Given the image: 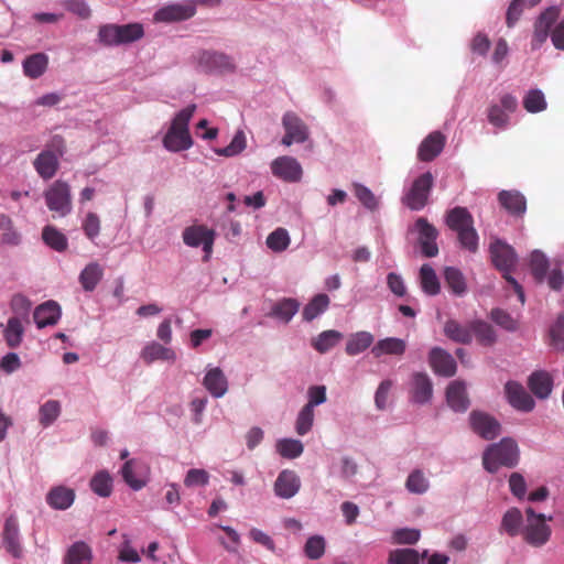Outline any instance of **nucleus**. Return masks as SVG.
I'll use <instances>...</instances> for the list:
<instances>
[{
  "mask_svg": "<svg viewBox=\"0 0 564 564\" xmlns=\"http://www.w3.org/2000/svg\"><path fill=\"white\" fill-rule=\"evenodd\" d=\"M485 347L492 346L496 341V333L491 324L482 321L471 322V337Z\"/></svg>",
  "mask_w": 564,
  "mask_h": 564,
  "instance_id": "58836bf2",
  "label": "nucleus"
},
{
  "mask_svg": "<svg viewBox=\"0 0 564 564\" xmlns=\"http://www.w3.org/2000/svg\"><path fill=\"white\" fill-rule=\"evenodd\" d=\"M429 365L437 376L452 377L456 373V361L443 348H432L429 352Z\"/></svg>",
  "mask_w": 564,
  "mask_h": 564,
  "instance_id": "a211bd4d",
  "label": "nucleus"
},
{
  "mask_svg": "<svg viewBox=\"0 0 564 564\" xmlns=\"http://www.w3.org/2000/svg\"><path fill=\"white\" fill-rule=\"evenodd\" d=\"M519 459V446L513 438H503L491 444L482 453V466L491 474L497 473L503 466L508 468L518 466Z\"/></svg>",
  "mask_w": 564,
  "mask_h": 564,
  "instance_id": "7ed1b4c3",
  "label": "nucleus"
},
{
  "mask_svg": "<svg viewBox=\"0 0 564 564\" xmlns=\"http://www.w3.org/2000/svg\"><path fill=\"white\" fill-rule=\"evenodd\" d=\"M117 30H119L121 45L135 42L143 36V26L139 22L117 24Z\"/></svg>",
  "mask_w": 564,
  "mask_h": 564,
  "instance_id": "603ef678",
  "label": "nucleus"
},
{
  "mask_svg": "<svg viewBox=\"0 0 564 564\" xmlns=\"http://www.w3.org/2000/svg\"><path fill=\"white\" fill-rule=\"evenodd\" d=\"M405 487L412 494L422 495L429 489V480L421 469H414L406 478Z\"/></svg>",
  "mask_w": 564,
  "mask_h": 564,
  "instance_id": "6e6d98bb",
  "label": "nucleus"
},
{
  "mask_svg": "<svg viewBox=\"0 0 564 564\" xmlns=\"http://www.w3.org/2000/svg\"><path fill=\"white\" fill-rule=\"evenodd\" d=\"M410 402L424 404L433 398V383L427 375L422 372L413 373L409 389Z\"/></svg>",
  "mask_w": 564,
  "mask_h": 564,
  "instance_id": "f3484780",
  "label": "nucleus"
},
{
  "mask_svg": "<svg viewBox=\"0 0 564 564\" xmlns=\"http://www.w3.org/2000/svg\"><path fill=\"white\" fill-rule=\"evenodd\" d=\"M299 310V303L294 299H283L272 308L271 314L280 318L284 323H289L290 319L296 314Z\"/></svg>",
  "mask_w": 564,
  "mask_h": 564,
  "instance_id": "3c124183",
  "label": "nucleus"
},
{
  "mask_svg": "<svg viewBox=\"0 0 564 564\" xmlns=\"http://www.w3.org/2000/svg\"><path fill=\"white\" fill-rule=\"evenodd\" d=\"M301 487V481L295 471L284 469L280 473L279 477L275 480V485H273V490L275 494L283 498L289 499L294 497Z\"/></svg>",
  "mask_w": 564,
  "mask_h": 564,
  "instance_id": "5701e85b",
  "label": "nucleus"
},
{
  "mask_svg": "<svg viewBox=\"0 0 564 564\" xmlns=\"http://www.w3.org/2000/svg\"><path fill=\"white\" fill-rule=\"evenodd\" d=\"M45 206L54 217H67L72 212V192L69 184L64 180L54 181L43 192Z\"/></svg>",
  "mask_w": 564,
  "mask_h": 564,
  "instance_id": "39448f33",
  "label": "nucleus"
},
{
  "mask_svg": "<svg viewBox=\"0 0 564 564\" xmlns=\"http://www.w3.org/2000/svg\"><path fill=\"white\" fill-rule=\"evenodd\" d=\"M446 144V138L440 132L434 131L429 134L420 144L417 156L422 162L433 161Z\"/></svg>",
  "mask_w": 564,
  "mask_h": 564,
  "instance_id": "412c9836",
  "label": "nucleus"
},
{
  "mask_svg": "<svg viewBox=\"0 0 564 564\" xmlns=\"http://www.w3.org/2000/svg\"><path fill=\"white\" fill-rule=\"evenodd\" d=\"M203 386L214 398L224 397L228 389L226 376L218 367L208 370L205 378H203Z\"/></svg>",
  "mask_w": 564,
  "mask_h": 564,
  "instance_id": "c85d7f7f",
  "label": "nucleus"
},
{
  "mask_svg": "<svg viewBox=\"0 0 564 564\" xmlns=\"http://www.w3.org/2000/svg\"><path fill=\"white\" fill-rule=\"evenodd\" d=\"M551 339L554 348L564 350V315L558 316L552 326Z\"/></svg>",
  "mask_w": 564,
  "mask_h": 564,
  "instance_id": "774afa93",
  "label": "nucleus"
},
{
  "mask_svg": "<svg viewBox=\"0 0 564 564\" xmlns=\"http://www.w3.org/2000/svg\"><path fill=\"white\" fill-rule=\"evenodd\" d=\"M434 177L430 172L422 174L419 178H414L409 192L403 198V203L411 210L423 209L429 199L431 189L433 188Z\"/></svg>",
  "mask_w": 564,
  "mask_h": 564,
  "instance_id": "0eeeda50",
  "label": "nucleus"
},
{
  "mask_svg": "<svg viewBox=\"0 0 564 564\" xmlns=\"http://www.w3.org/2000/svg\"><path fill=\"white\" fill-rule=\"evenodd\" d=\"M149 468L138 459H129L122 466L121 474L127 485L132 490H140L145 486Z\"/></svg>",
  "mask_w": 564,
  "mask_h": 564,
  "instance_id": "6ab92c4d",
  "label": "nucleus"
},
{
  "mask_svg": "<svg viewBox=\"0 0 564 564\" xmlns=\"http://www.w3.org/2000/svg\"><path fill=\"white\" fill-rule=\"evenodd\" d=\"M471 430L482 440H495L500 434V424L486 412L474 411L469 414Z\"/></svg>",
  "mask_w": 564,
  "mask_h": 564,
  "instance_id": "ddd939ff",
  "label": "nucleus"
},
{
  "mask_svg": "<svg viewBox=\"0 0 564 564\" xmlns=\"http://www.w3.org/2000/svg\"><path fill=\"white\" fill-rule=\"evenodd\" d=\"M341 334L337 330H325L313 339L312 346L318 352L324 354L338 344Z\"/></svg>",
  "mask_w": 564,
  "mask_h": 564,
  "instance_id": "09e8293b",
  "label": "nucleus"
},
{
  "mask_svg": "<svg viewBox=\"0 0 564 564\" xmlns=\"http://www.w3.org/2000/svg\"><path fill=\"white\" fill-rule=\"evenodd\" d=\"M196 7L193 3H171L154 13V21L158 23H178L193 18Z\"/></svg>",
  "mask_w": 564,
  "mask_h": 564,
  "instance_id": "9b49d317",
  "label": "nucleus"
},
{
  "mask_svg": "<svg viewBox=\"0 0 564 564\" xmlns=\"http://www.w3.org/2000/svg\"><path fill=\"white\" fill-rule=\"evenodd\" d=\"M24 335V327L20 318L11 317L8 321L7 328L3 329V337L7 345L14 349L19 347L22 343V338Z\"/></svg>",
  "mask_w": 564,
  "mask_h": 564,
  "instance_id": "ea45409f",
  "label": "nucleus"
},
{
  "mask_svg": "<svg viewBox=\"0 0 564 564\" xmlns=\"http://www.w3.org/2000/svg\"><path fill=\"white\" fill-rule=\"evenodd\" d=\"M246 149V137L242 130H238L230 140L229 144L221 149H215L214 152L218 155L230 158L236 156Z\"/></svg>",
  "mask_w": 564,
  "mask_h": 564,
  "instance_id": "864d4df0",
  "label": "nucleus"
},
{
  "mask_svg": "<svg viewBox=\"0 0 564 564\" xmlns=\"http://www.w3.org/2000/svg\"><path fill=\"white\" fill-rule=\"evenodd\" d=\"M414 229L419 232V245L422 256L432 258L438 254L437 237L438 230L426 218H417Z\"/></svg>",
  "mask_w": 564,
  "mask_h": 564,
  "instance_id": "1a4fd4ad",
  "label": "nucleus"
},
{
  "mask_svg": "<svg viewBox=\"0 0 564 564\" xmlns=\"http://www.w3.org/2000/svg\"><path fill=\"white\" fill-rule=\"evenodd\" d=\"M491 318L495 324L501 326L506 330L513 332L518 329V322L502 308H494L491 311Z\"/></svg>",
  "mask_w": 564,
  "mask_h": 564,
  "instance_id": "338daca9",
  "label": "nucleus"
},
{
  "mask_svg": "<svg viewBox=\"0 0 564 564\" xmlns=\"http://www.w3.org/2000/svg\"><path fill=\"white\" fill-rule=\"evenodd\" d=\"M290 243L286 229L278 228L271 231L267 238L268 248L275 252L284 251Z\"/></svg>",
  "mask_w": 564,
  "mask_h": 564,
  "instance_id": "13d9d810",
  "label": "nucleus"
},
{
  "mask_svg": "<svg viewBox=\"0 0 564 564\" xmlns=\"http://www.w3.org/2000/svg\"><path fill=\"white\" fill-rule=\"evenodd\" d=\"M372 343L373 336L370 333L358 332L349 337L346 351L349 356H356L369 348Z\"/></svg>",
  "mask_w": 564,
  "mask_h": 564,
  "instance_id": "79ce46f5",
  "label": "nucleus"
},
{
  "mask_svg": "<svg viewBox=\"0 0 564 564\" xmlns=\"http://www.w3.org/2000/svg\"><path fill=\"white\" fill-rule=\"evenodd\" d=\"M2 544L4 549L14 557L21 558L23 554L21 542L19 541L18 520L10 516L4 520L2 531Z\"/></svg>",
  "mask_w": 564,
  "mask_h": 564,
  "instance_id": "aec40b11",
  "label": "nucleus"
},
{
  "mask_svg": "<svg viewBox=\"0 0 564 564\" xmlns=\"http://www.w3.org/2000/svg\"><path fill=\"white\" fill-rule=\"evenodd\" d=\"M446 399L448 405L454 412L464 413L469 406L466 386L460 380H454L449 383L446 391Z\"/></svg>",
  "mask_w": 564,
  "mask_h": 564,
  "instance_id": "393cba45",
  "label": "nucleus"
},
{
  "mask_svg": "<svg viewBox=\"0 0 564 564\" xmlns=\"http://www.w3.org/2000/svg\"><path fill=\"white\" fill-rule=\"evenodd\" d=\"M278 453L284 458L293 459L303 453L301 441L295 438H282L276 445Z\"/></svg>",
  "mask_w": 564,
  "mask_h": 564,
  "instance_id": "4d7b16f0",
  "label": "nucleus"
},
{
  "mask_svg": "<svg viewBox=\"0 0 564 564\" xmlns=\"http://www.w3.org/2000/svg\"><path fill=\"white\" fill-rule=\"evenodd\" d=\"M182 237L185 245L189 247L202 246L206 258L210 256L215 239L214 229H208L203 225L189 226L183 230Z\"/></svg>",
  "mask_w": 564,
  "mask_h": 564,
  "instance_id": "9d476101",
  "label": "nucleus"
},
{
  "mask_svg": "<svg viewBox=\"0 0 564 564\" xmlns=\"http://www.w3.org/2000/svg\"><path fill=\"white\" fill-rule=\"evenodd\" d=\"M314 422V410L310 409V406H302L301 411L297 413L295 430L300 436L306 435Z\"/></svg>",
  "mask_w": 564,
  "mask_h": 564,
  "instance_id": "680f3d73",
  "label": "nucleus"
},
{
  "mask_svg": "<svg viewBox=\"0 0 564 564\" xmlns=\"http://www.w3.org/2000/svg\"><path fill=\"white\" fill-rule=\"evenodd\" d=\"M59 156L52 150H44L33 160V167L43 180H53L59 166Z\"/></svg>",
  "mask_w": 564,
  "mask_h": 564,
  "instance_id": "4be33fe9",
  "label": "nucleus"
},
{
  "mask_svg": "<svg viewBox=\"0 0 564 564\" xmlns=\"http://www.w3.org/2000/svg\"><path fill=\"white\" fill-rule=\"evenodd\" d=\"M490 254L496 269L503 272V278L516 291L521 304H524V292L522 285L510 275V271L517 264V253L508 243L495 240L490 245Z\"/></svg>",
  "mask_w": 564,
  "mask_h": 564,
  "instance_id": "20e7f679",
  "label": "nucleus"
},
{
  "mask_svg": "<svg viewBox=\"0 0 564 564\" xmlns=\"http://www.w3.org/2000/svg\"><path fill=\"white\" fill-rule=\"evenodd\" d=\"M527 523L522 529L523 540L529 545H545L551 536V528L547 525L545 514L535 513L532 507L525 508Z\"/></svg>",
  "mask_w": 564,
  "mask_h": 564,
  "instance_id": "423d86ee",
  "label": "nucleus"
},
{
  "mask_svg": "<svg viewBox=\"0 0 564 564\" xmlns=\"http://www.w3.org/2000/svg\"><path fill=\"white\" fill-rule=\"evenodd\" d=\"M523 107L529 113H538L546 109L545 96L539 89H532L523 98Z\"/></svg>",
  "mask_w": 564,
  "mask_h": 564,
  "instance_id": "de8ad7c7",
  "label": "nucleus"
},
{
  "mask_svg": "<svg viewBox=\"0 0 564 564\" xmlns=\"http://www.w3.org/2000/svg\"><path fill=\"white\" fill-rule=\"evenodd\" d=\"M61 317V308L55 301H46L33 311V321L39 328L55 325Z\"/></svg>",
  "mask_w": 564,
  "mask_h": 564,
  "instance_id": "bb28decb",
  "label": "nucleus"
},
{
  "mask_svg": "<svg viewBox=\"0 0 564 564\" xmlns=\"http://www.w3.org/2000/svg\"><path fill=\"white\" fill-rule=\"evenodd\" d=\"M61 413V404L58 401L51 399L45 401L39 411L40 424L43 426H51Z\"/></svg>",
  "mask_w": 564,
  "mask_h": 564,
  "instance_id": "5fc2aeb1",
  "label": "nucleus"
},
{
  "mask_svg": "<svg viewBox=\"0 0 564 564\" xmlns=\"http://www.w3.org/2000/svg\"><path fill=\"white\" fill-rule=\"evenodd\" d=\"M282 126L285 134L282 144L292 145L293 142L302 143L308 139V129L305 123L297 117L295 112H286L282 118Z\"/></svg>",
  "mask_w": 564,
  "mask_h": 564,
  "instance_id": "f8f14e48",
  "label": "nucleus"
},
{
  "mask_svg": "<svg viewBox=\"0 0 564 564\" xmlns=\"http://www.w3.org/2000/svg\"><path fill=\"white\" fill-rule=\"evenodd\" d=\"M518 109V99L510 94L500 97L499 102H494L487 108V121L497 129L503 130L509 126V115Z\"/></svg>",
  "mask_w": 564,
  "mask_h": 564,
  "instance_id": "6e6552de",
  "label": "nucleus"
},
{
  "mask_svg": "<svg viewBox=\"0 0 564 564\" xmlns=\"http://www.w3.org/2000/svg\"><path fill=\"white\" fill-rule=\"evenodd\" d=\"M196 111V105L192 104L178 111L173 117L171 126L163 139L164 148L173 153H178L188 150L193 147V139L188 124Z\"/></svg>",
  "mask_w": 564,
  "mask_h": 564,
  "instance_id": "f257e3e1",
  "label": "nucleus"
},
{
  "mask_svg": "<svg viewBox=\"0 0 564 564\" xmlns=\"http://www.w3.org/2000/svg\"><path fill=\"white\" fill-rule=\"evenodd\" d=\"M75 500V491L66 486H54L45 495L46 505L51 506L54 510H67L70 508Z\"/></svg>",
  "mask_w": 564,
  "mask_h": 564,
  "instance_id": "b1692460",
  "label": "nucleus"
},
{
  "mask_svg": "<svg viewBox=\"0 0 564 564\" xmlns=\"http://www.w3.org/2000/svg\"><path fill=\"white\" fill-rule=\"evenodd\" d=\"M61 6L82 20H88L91 18V9L85 0H65L62 1Z\"/></svg>",
  "mask_w": 564,
  "mask_h": 564,
  "instance_id": "0e129e2a",
  "label": "nucleus"
},
{
  "mask_svg": "<svg viewBox=\"0 0 564 564\" xmlns=\"http://www.w3.org/2000/svg\"><path fill=\"white\" fill-rule=\"evenodd\" d=\"M531 270L539 283L545 279L549 270V260L546 256L539 250L533 251L531 254Z\"/></svg>",
  "mask_w": 564,
  "mask_h": 564,
  "instance_id": "bf43d9fd",
  "label": "nucleus"
},
{
  "mask_svg": "<svg viewBox=\"0 0 564 564\" xmlns=\"http://www.w3.org/2000/svg\"><path fill=\"white\" fill-rule=\"evenodd\" d=\"M270 166L272 175L280 180L286 182H296L301 180L302 167L292 156H279L272 161Z\"/></svg>",
  "mask_w": 564,
  "mask_h": 564,
  "instance_id": "2eb2a0df",
  "label": "nucleus"
},
{
  "mask_svg": "<svg viewBox=\"0 0 564 564\" xmlns=\"http://www.w3.org/2000/svg\"><path fill=\"white\" fill-rule=\"evenodd\" d=\"M443 334L454 343L468 345L471 343V322L462 324L449 319L443 325Z\"/></svg>",
  "mask_w": 564,
  "mask_h": 564,
  "instance_id": "cd10ccee",
  "label": "nucleus"
},
{
  "mask_svg": "<svg viewBox=\"0 0 564 564\" xmlns=\"http://www.w3.org/2000/svg\"><path fill=\"white\" fill-rule=\"evenodd\" d=\"M443 273H445V281L452 292L457 296H463L467 290L463 272L457 268L447 267Z\"/></svg>",
  "mask_w": 564,
  "mask_h": 564,
  "instance_id": "c03bdc74",
  "label": "nucleus"
},
{
  "mask_svg": "<svg viewBox=\"0 0 564 564\" xmlns=\"http://www.w3.org/2000/svg\"><path fill=\"white\" fill-rule=\"evenodd\" d=\"M64 564H91V547L85 542H75L68 547Z\"/></svg>",
  "mask_w": 564,
  "mask_h": 564,
  "instance_id": "72a5a7b5",
  "label": "nucleus"
},
{
  "mask_svg": "<svg viewBox=\"0 0 564 564\" xmlns=\"http://www.w3.org/2000/svg\"><path fill=\"white\" fill-rule=\"evenodd\" d=\"M90 490L100 497H109L112 492V478L106 470L98 471L90 479Z\"/></svg>",
  "mask_w": 564,
  "mask_h": 564,
  "instance_id": "49530a36",
  "label": "nucleus"
},
{
  "mask_svg": "<svg viewBox=\"0 0 564 564\" xmlns=\"http://www.w3.org/2000/svg\"><path fill=\"white\" fill-rule=\"evenodd\" d=\"M42 239L45 245L58 252L65 251L68 247V241L65 234L53 226H45L43 228Z\"/></svg>",
  "mask_w": 564,
  "mask_h": 564,
  "instance_id": "a19ab883",
  "label": "nucleus"
},
{
  "mask_svg": "<svg viewBox=\"0 0 564 564\" xmlns=\"http://www.w3.org/2000/svg\"><path fill=\"white\" fill-rule=\"evenodd\" d=\"M498 202L511 216L522 217L527 209V202L521 192L502 191L498 193Z\"/></svg>",
  "mask_w": 564,
  "mask_h": 564,
  "instance_id": "a878e982",
  "label": "nucleus"
},
{
  "mask_svg": "<svg viewBox=\"0 0 564 564\" xmlns=\"http://www.w3.org/2000/svg\"><path fill=\"white\" fill-rule=\"evenodd\" d=\"M553 386L552 377L546 371H536L529 376L528 387L539 399H547Z\"/></svg>",
  "mask_w": 564,
  "mask_h": 564,
  "instance_id": "7c9ffc66",
  "label": "nucleus"
},
{
  "mask_svg": "<svg viewBox=\"0 0 564 564\" xmlns=\"http://www.w3.org/2000/svg\"><path fill=\"white\" fill-rule=\"evenodd\" d=\"M427 556V551L422 554L414 549H397L388 555V564H421V560Z\"/></svg>",
  "mask_w": 564,
  "mask_h": 564,
  "instance_id": "e433bc0d",
  "label": "nucleus"
},
{
  "mask_svg": "<svg viewBox=\"0 0 564 564\" xmlns=\"http://www.w3.org/2000/svg\"><path fill=\"white\" fill-rule=\"evenodd\" d=\"M325 553V541L321 535L311 536L305 544V555L311 560L322 558Z\"/></svg>",
  "mask_w": 564,
  "mask_h": 564,
  "instance_id": "69168bd1",
  "label": "nucleus"
},
{
  "mask_svg": "<svg viewBox=\"0 0 564 564\" xmlns=\"http://www.w3.org/2000/svg\"><path fill=\"white\" fill-rule=\"evenodd\" d=\"M47 67V57L43 53L32 54L23 62L24 74L30 78H39Z\"/></svg>",
  "mask_w": 564,
  "mask_h": 564,
  "instance_id": "4c0bfd02",
  "label": "nucleus"
},
{
  "mask_svg": "<svg viewBox=\"0 0 564 564\" xmlns=\"http://www.w3.org/2000/svg\"><path fill=\"white\" fill-rule=\"evenodd\" d=\"M104 274L102 268L98 262H90L82 270L79 282L86 292H91L96 289Z\"/></svg>",
  "mask_w": 564,
  "mask_h": 564,
  "instance_id": "c9c22d12",
  "label": "nucleus"
},
{
  "mask_svg": "<svg viewBox=\"0 0 564 564\" xmlns=\"http://www.w3.org/2000/svg\"><path fill=\"white\" fill-rule=\"evenodd\" d=\"M558 18L557 8H549L541 13L534 23V33L532 37V48H540L550 36L551 26L555 23Z\"/></svg>",
  "mask_w": 564,
  "mask_h": 564,
  "instance_id": "dca6fc26",
  "label": "nucleus"
},
{
  "mask_svg": "<svg viewBox=\"0 0 564 564\" xmlns=\"http://www.w3.org/2000/svg\"><path fill=\"white\" fill-rule=\"evenodd\" d=\"M446 225L456 232L458 243L471 253L478 250V234L475 229V219L466 207L455 206L447 212Z\"/></svg>",
  "mask_w": 564,
  "mask_h": 564,
  "instance_id": "f03ea898",
  "label": "nucleus"
},
{
  "mask_svg": "<svg viewBox=\"0 0 564 564\" xmlns=\"http://www.w3.org/2000/svg\"><path fill=\"white\" fill-rule=\"evenodd\" d=\"M82 228L86 238L95 242L100 232V218L96 213H87L83 219Z\"/></svg>",
  "mask_w": 564,
  "mask_h": 564,
  "instance_id": "e2e57ef3",
  "label": "nucleus"
},
{
  "mask_svg": "<svg viewBox=\"0 0 564 564\" xmlns=\"http://www.w3.org/2000/svg\"><path fill=\"white\" fill-rule=\"evenodd\" d=\"M329 299L325 294H318L313 296L310 303L305 306L304 311H302V317L306 322H312L319 314L325 312L328 307Z\"/></svg>",
  "mask_w": 564,
  "mask_h": 564,
  "instance_id": "a18cd8bd",
  "label": "nucleus"
},
{
  "mask_svg": "<svg viewBox=\"0 0 564 564\" xmlns=\"http://www.w3.org/2000/svg\"><path fill=\"white\" fill-rule=\"evenodd\" d=\"M98 42L106 47L120 46V33H118L117 24L107 23L98 29Z\"/></svg>",
  "mask_w": 564,
  "mask_h": 564,
  "instance_id": "8fccbe9b",
  "label": "nucleus"
},
{
  "mask_svg": "<svg viewBox=\"0 0 564 564\" xmlns=\"http://www.w3.org/2000/svg\"><path fill=\"white\" fill-rule=\"evenodd\" d=\"M406 350V343L397 337H386L376 343L371 348V354L376 358L382 355L401 356Z\"/></svg>",
  "mask_w": 564,
  "mask_h": 564,
  "instance_id": "c756f323",
  "label": "nucleus"
},
{
  "mask_svg": "<svg viewBox=\"0 0 564 564\" xmlns=\"http://www.w3.org/2000/svg\"><path fill=\"white\" fill-rule=\"evenodd\" d=\"M200 61L216 72L224 73L235 69V63L228 55L221 52H205L202 54Z\"/></svg>",
  "mask_w": 564,
  "mask_h": 564,
  "instance_id": "473e14b6",
  "label": "nucleus"
},
{
  "mask_svg": "<svg viewBox=\"0 0 564 564\" xmlns=\"http://www.w3.org/2000/svg\"><path fill=\"white\" fill-rule=\"evenodd\" d=\"M140 356L145 364H152L158 360L174 362L175 360V352L172 348H166L155 341L144 346Z\"/></svg>",
  "mask_w": 564,
  "mask_h": 564,
  "instance_id": "2f4dec72",
  "label": "nucleus"
},
{
  "mask_svg": "<svg viewBox=\"0 0 564 564\" xmlns=\"http://www.w3.org/2000/svg\"><path fill=\"white\" fill-rule=\"evenodd\" d=\"M354 193L358 202L369 210H376L379 207V199L368 187L362 184L354 183Z\"/></svg>",
  "mask_w": 564,
  "mask_h": 564,
  "instance_id": "052dcab7",
  "label": "nucleus"
},
{
  "mask_svg": "<svg viewBox=\"0 0 564 564\" xmlns=\"http://www.w3.org/2000/svg\"><path fill=\"white\" fill-rule=\"evenodd\" d=\"M420 283L423 292L429 296H436L441 291L435 269L427 263L420 269Z\"/></svg>",
  "mask_w": 564,
  "mask_h": 564,
  "instance_id": "f704fd0d",
  "label": "nucleus"
},
{
  "mask_svg": "<svg viewBox=\"0 0 564 564\" xmlns=\"http://www.w3.org/2000/svg\"><path fill=\"white\" fill-rule=\"evenodd\" d=\"M523 522L522 512L519 508H510L502 518V530L506 531L510 536H516L521 530Z\"/></svg>",
  "mask_w": 564,
  "mask_h": 564,
  "instance_id": "37998d69",
  "label": "nucleus"
},
{
  "mask_svg": "<svg viewBox=\"0 0 564 564\" xmlns=\"http://www.w3.org/2000/svg\"><path fill=\"white\" fill-rule=\"evenodd\" d=\"M507 401L520 412H532L535 401L530 393L517 381H508L505 387Z\"/></svg>",
  "mask_w": 564,
  "mask_h": 564,
  "instance_id": "4468645a",
  "label": "nucleus"
}]
</instances>
